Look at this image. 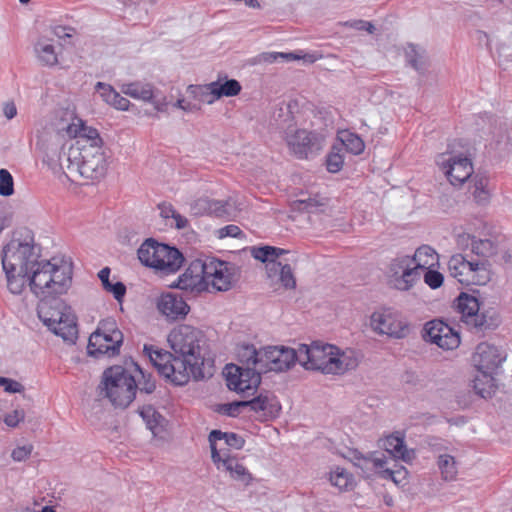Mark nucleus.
Instances as JSON below:
<instances>
[{
  "instance_id": "obj_59",
  "label": "nucleus",
  "mask_w": 512,
  "mask_h": 512,
  "mask_svg": "<svg viewBox=\"0 0 512 512\" xmlns=\"http://www.w3.org/2000/svg\"><path fill=\"white\" fill-rule=\"evenodd\" d=\"M330 482L340 489L346 488L349 483V474L344 469L337 468L336 471L331 472Z\"/></svg>"
},
{
  "instance_id": "obj_43",
  "label": "nucleus",
  "mask_w": 512,
  "mask_h": 512,
  "mask_svg": "<svg viewBox=\"0 0 512 512\" xmlns=\"http://www.w3.org/2000/svg\"><path fill=\"white\" fill-rule=\"evenodd\" d=\"M38 60L45 66H54L58 63L57 54L52 44L39 40L34 46Z\"/></svg>"
},
{
  "instance_id": "obj_24",
  "label": "nucleus",
  "mask_w": 512,
  "mask_h": 512,
  "mask_svg": "<svg viewBox=\"0 0 512 512\" xmlns=\"http://www.w3.org/2000/svg\"><path fill=\"white\" fill-rule=\"evenodd\" d=\"M103 145H87L71 146L67 155V160L72 166L78 167V164H85L87 161L94 160L96 156L104 155Z\"/></svg>"
},
{
  "instance_id": "obj_51",
  "label": "nucleus",
  "mask_w": 512,
  "mask_h": 512,
  "mask_svg": "<svg viewBox=\"0 0 512 512\" xmlns=\"http://www.w3.org/2000/svg\"><path fill=\"white\" fill-rule=\"evenodd\" d=\"M325 203L323 199H318V196L307 197L305 199H298L293 202V208L301 212H312L315 208L323 206Z\"/></svg>"
},
{
  "instance_id": "obj_34",
  "label": "nucleus",
  "mask_w": 512,
  "mask_h": 512,
  "mask_svg": "<svg viewBox=\"0 0 512 512\" xmlns=\"http://www.w3.org/2000/svg\"><path fill=\"white\" fill-rule=\"evenodd\" d=\"M125 365L129 369V367H133L136 372L139 373L140 378L136 379L137 383V393L140 395L144 394H152L156 390V382L153 379L150 373H147L137 362L133 360V358L129 357L125 360Z\"/></svg>"
},
{
  "instance_id": "obj_13",
  "label": "nucleus",
  "mask_w": 512,
  "mask_h": 512,
  "mask_svg": "<svg viewBox=\"0 0 512 512\" xmlns=\"http://www.w3.org/2000/svg\"><path fill=\"white\" fill-rule=\"evenodd\" d=\"M423 339L444 350L456 349L461 340L459 332L440 319L428 321L423 328Z\"/></svg>"
},
{
  "instance_id": "obj_16",
  "label": "nucleus",
  "mask_w": 512,
  "mask_h": 512,
  "mask_svg": "<svg viewBox=\"0 0 512 512\" xmlns=\"http://www.w3.org/2000/svg\"><path fill=\"white\" fill-rule=\"evenodd\" d=\"M207 266L208 258L191 261L185 272L170 287L197 293L207 290Z\"/></svg>"
},
{
  "instance_id": "obj_44",
  "label": "nucleus",
  "mask_w": 512,
  "mask_h": 512,
  "mask_svg": "<svg viewBox=\"0 0 512 512\" xmlns=\"http://www.w3.org/2000/svg\"><path fill=\"white\" fill-rule=\"evenodd\" d=\"M435 255L436 252L432 247L428 245H422L416 249L414 255L411 257V260L413 264L422 271L427 267L433 266V259Z\"/></svg>"
},
{
  "instance_id": "obj_1",
  "label": "nucleus",
  "mask_w": 512,
  "mask_h": 512,
  "mask_svg": "<svg viewBox=\"0 0 512 512\" xmlns=\"http://www.w3.org/2000/svg\"><path fill=\"white\" fill-rule=\"evenodd\" d=\"M34 233L27 227L17 229L11 241L2 250V266L7 287L13 294H21L28 282L29 265L35 260Z\"/></svg>"
},
{
  "instance_id": "obj_35",
  "label": "nucleus",
  "mask_w": 512,
  "mask_h": 512,
  "mask_svg": "<svg viewBox=\"0 0 512 512\" xmlns=\"http://www.w3.org/2000/svg\"><path fill=\"white\" fill-rule=\"evenodd\" d=\"M237 359L240 366H262L264 358V350L257 351L253 344H243L237 348Z\"/></svg>"
},
{
  "instance_id": "obj_22",
  "label": "nucleus",
  "mask_w": 512,
  "mask_h": 512,
  "mask_svg": "<svg viewBox=\"0 0 512 512\" xmlns=\"http://www.w3.org/2000/svg\"><path fill=\"white\" fill-rule=\"evenodd\" d=\"M62 130H65L69 138H77L76 146L82 144L103 145V140L98 130L86 126L82 121H80V125L68 124L66 127H63Z\"/></svg>"
},
{
  "instance_id": "obj_52",
  "label": "nucleus",
  "mask_w": 512,
  "mask_h": 512,
  "mask_svg": "<svg viewBox=\"0 0 512 512\" xmlns=\"http://www.w3.org/2000/svg\"><path fill=\"white\" fill-rule=\"evenodd\" d=\"M411 265H413V262L410 256L405 255L393 259L389 265V279L397 277L400 275L401 270L409 268Z\"/></svg>"
},
{
  "instance_id": "obj_27",
  "label": "nucleus",
  "mask_w": 512,
  "mask_h": 512,
  "mask_svg": "<svg viewBox=\"0 0 512 512\" xmlns=\"http://www.w3.org/2000/svg\"><path fill=\"white\" fill-rule=\"evenodd\" d=\"M123 93L143 101L152 102L158 111H162L164 104L156 100L153 86L149 83L142 84L140 82L129 83L124 86Z\"/></svg>"
},
{
  "instance_id": "obj_37",
  "label": "nucleus",
  "mask_w": 512,
  "mask_h": 512,
  "mask_svg": "<svg viewBox=\"0 0 512 512\" xmlns=\"http://www.w3.org/2000/svg\"><path fill=\"white\" fill-rule=\"evenodd\" d=\"M240 372L243 392L256 391L261 384V375L265 373L260 371V366H240Z\"/></svg>"
},
{
  "instance_id": "obj_14",
  "label": "nucleus",
  "mask_w": 512,
  "mask_h": 512,
  "mask_svg": "<svg viewBox=\"0 0 512 512\" xmlns=\"http://www.w3.org/2000/svg\"><path fill=\"white\" fill-rule=\"evenodd\" d=\"M40 254L35 251V260L29 265V286L32 293L40 298H49L52 296L51 293V271H53V265L50 260L39 261Z\"/></svg>"
},
{
  "instance_id": "obj_48",
  "label": "nucleus",
  "mask_w": 512,
  "mask_h": 512,
  "mask_svg": "<svg viewBox=\"0 0 512 512\" xmlns=\"http://www.w3.org/2000/svg\"><path fill=\"white\" fill-rule=\"evenodd\" d=\"M341 146L333 145L326 157V167L330 173L339 172L344 164V155Z\"/></svg>"
},
{
  "instance_id": "obj_57",
  "label": "nucleus",
  "mask_w": 512,
  "mask_h": 512,
  "mask_svg": "<svg viewBox=\"0 0 512 512\" xmlns=\"http://www.w3.org/2000/svg\"><path fill=\"white\" fill-rule=\"evenodd\" d=\"M244 407V400H236L218 405L216 411L229 417H237L240 414V409Z\"/></svg>"
},
{
  "instance_id": "obj_50",
  "label": "nucleus",
  "mask_w": 512,
  "mask_h": 512,
  "mask_svg": "<svg viewBox=\"0 0 512 512\" xmlns=\"http://www.w3.org/2000/svg\"><path fill=\"white\" fill-rule=\"evenodd\" d=\"M233 211V207L228 200H212L210 214L224 219H229Z\"/></svg>"
},
{
  "instance_id": "obj_18",
  "label": "nucleus",
  "mask_w": 512,
  "mask_h": 512,
  "mask_svg": "<svg viewBox=\"0 0 512 512\" xmlns=\"http://www.w3.org/2000/svg\"><path fill=\"white\" fill-rule=\"evenodd\" d=\"M441 167L453 186H461L473 174L472 160L463 155L451 156L448 160L443 161Z\"/></svg>"
},
{
  "instance_id": "obj_2",
  "label": "nucleus",
  "mask_w": 512,
  "mask_h": 512,
  "mask_svg": "<svg viewBox=\"0 0 512 512\" xmlns=\"http://www.w3.org/2000/svg\"><path fill=\"white\" fill-rule=\"evenodd\" d=\"M168 343L178 359L185 360L186 371L194 380L204 378L203 366L205 357L202 355V345L205 343L204 333L190 325H180L168 335Z\"/></svg>"
},
{
  "instance_id": "obj_12",
  "label": "nucleus",
  "mask_w": 512,
  "mask_h": 512,
  "mask_svg": "<svg viewBox=\"0 0 512 512\" xmlns=\"http://www.w3.org/2000/svg\"><path fill=\"white\" fill-rule=\"evenodd\" d=\"M240 278V268L231 262L208 257L207 287L225 292L233 288Z\"/></svg>"
},
{
  "instance_id": "obj_36",
  "label": "nucleus",
  "mask_w": 512,
  "mask_h": 512,
  "mask_svg": "<svg viewBox=\"0 0 512 512\" xmlns=\"http://www.w3.org/2000/svg\"><path fill=\"white\" fill-rule=\"evenodd\" d=\"M110 273L111 269L109 267H104L98 272V278L101 281L104 290L111 293L118 302H122L126 294V286L121 281L112 283L110 281Z\"/></svg>"
},
{
  "instance_id": "obj_55",
  "label": "nucleus",
  "mask_w": 512,
  "mask_h": 512,
  "mask_svg": "<svg viewBox=\"0 0 512 512\" xmlns=\"http://www.w3.org/2000/svg\"><path fill=\"white\" fill-rule=\"evenodd\" d=\"M406 384L415 387L416 389H424L428 386L429 380L423 373L415 371H406L403 377Z\"/></svg>"
},
{
  "instance_id": "obj_30",
  "label": "nucleus",
  "mask_w": 512,
  "mask_h": 512,
  "mask_svg": "<svg viewBox=\"0 0 512 512\" xmlns=\"http://www.w3.org/2000/svg\"><path fill=\"white\" fill-rule=\"evenodd\" d=\"M106 155L96 156L94 160L87 161L85 164H78L77 170L84 178L98 180L105 176L107 172Z\"/></svg>"
},
{
  "instance_id": "obj_46",
  "label": "nucleus",
  "mask_w": 512,
  "mask_h": 512,
  "mask_svg": "<svg viewBox=\"0 0 512 512\" xmlns=\"http://www.w3.org/2000/svg\"><path fill=\"white\" fill-rule=\"evenodd\" d=\"M438 468L443 479L452 480L457 475V466L455 458L449 454H439L437 460Z\"/></svg>"
},
{
  "instance_id": "obj_28",
  "label": "nucleus",
  "mask_w": 512,
  "mask_h": 512,
  "mask_svg": "<svg viewBox=\"0 0 512 512\" xmlns=\"http://www.w3.org/2000/svg\"><path fill=\"white\" fill-rule=\"evenodd\" d=\"M405 59L408 65L416 70L420 75H424L428 70L429 62L427 52L424 48L409 43L405 49Z\"/></svg>"
},
{
  "instance_id": "obj_39",
  "label": "nucleus",
  "mask_w": 512,
  "mask_h": 512,
  "mask_svg": "<svg viewBox=\"0 0 512 512\" xmlns=\"http://www.w3.org/2000/svg\"><path fill=\"white\" fill-rule=\"evenodd\" d=\"M300 58L301 55L294 52H262L252 59V64L292 62Z\"/></svg>"
},
{
  "instance_id": "obj_15",
  "label": "nucleus",
  "mask_w": 512,
  "mask_h": 512,
  "mask_svg": "<svg viewBox=\"0 0 512 512\" xmlns=\"http://www.w3.org/2000/svg\"><path fill=\"white\" fill-rule=\"evenodd\" d=\"M296 361L300 363V350L286 346H267L264 348L262 372H284L292 368Z\"/></svg>"
},
{
  "instance_id": "obj_61",
  "label": "nucleus",
  "mask_w": 512,
  "mask_h": 512,
  "mask_svg": "<svg viewBox=\"0 0 512 512\" xmlns=\"http://www.w3.org/2000/svg\"><path fill=\"white\" fill-rule=\"evenodd\" d=\"M32 450V445L18 446L15 449H13L11 457L14 461L21 462L26 460L30 456Z\"/></svg>"
},
{
  "instance_id": "obj_33",
  "label": "nucleus",
  "mask_w": 512,
  "mask_h": 512,
  "mask_svg": "<svg viewBox=\"0 0 512 512\" xmlns=\"http://www.w3.org/2000/svg\"><path fill=\"white\" fill-rule=\"evenodd\" d=\"M474 261H469L462 254H455L451 256L448 261V270L452 277L456 278L461 284L466 282L469 276Z\"/></svg>"
},
{
  "instance_id": "obj_45",
  "label": "nucleus",
  "mask_w": 512,
  "mask_h": 512,
  "mask_svg": "<svg viewBox=\"0 0 512 512\" xmlns=\"http://www.w3.org/2000/svg\"><path fill=\"white\" fill-rule=\"evenodd\" d=\"M224 375L227 382V387L231 391L237 393L243 392V386H241V372L240 366L230 363L225 366Z\"/></svg>"
},
{
  "instance_id": "obj_54",
  "label": "nucleus",
  "mask_w": 512,
  "mask_h": 512,
  "mask_svg": "<svg viewBox=\"0 0 512 512\" xmlns=\"http://www.w3.org/2000/svg\"><path fill=\"white\" fill-rule=\"evenodd\" d=\"M493 243L489 239H476L472 238L471 252L482 257H487L492 254Z\"/></svg>"
},
{
  "instance_id": "obj_25",
  "label": "nucleus",
  "mask_w": 512,
  "mask_h": 512,
  "mask_svg": "<svg viewBox=\"0 0 512 512\" xmlns=\"http://www.w3.org/2000/svg\"><path fill=\"white\" fill-rule=\"evenodd\" d=\"M211 95L214 96V100L217 101L223 97H234L237 96L242 86L236 79H230L227 75L218 76L216 81L210 83Z\"/></svg>"
},
{
  "instance_id": "obj_42",
  "label": "nucleus",
  "mask_w": 512,
  "mask_h": 512,
  "mask_svg": "<svg viewBox=\"0 0 512 512\" xmlns=\"http://www.w3.org/2000/svg\"><path fill=\"white\" fill-rule=\"evenodd\" d=\"M338 146H341L342 150L345 149L347 152L354 155L361 154L365 149L364 141L357 134L349 131L342 133Z\"/></svg>"
},
{
  "instance_id": "obj_40",
  "label": "nucleus",
  "mask_w": 512,
  "mask_h": 512,
  "mask_svg": "<svg viewBox=\"0 0 512 512\" xmlns=\"http://www.w3.org/2000/svg\"><path fill=\"white\" fill-rule=\"evenodd\" d=\"M224 440L225 444L233 449L240 450L245 445V439L234 432H223L218 429H214L209 433L208 441L217 442Z\"/></svg>"
},
{
  "instance_id": "obj_7",
  "label": "nucleus",
  "mask_w": 512,
  "mask_h": 512,
  "mask_svg": "<svg viewBox=\"0 0 512 512\" xmlns=\"http://www.w3.org/2000/svg\"><path fill=\"white\" fill-rule=\"evenodd\" d=\"M504 360L505 356L496 346L484 342L477 345L473 362L478 373H481L485 378L487 388L480 387L482 379L476 376L473 380V389L481 398L489 399L495 394L497 386L493 374Z\"/></svg>"
},
{
  "instance_id": "obj_60",
  "label": "nucleus",
  "mask_w": 512,
  "mask_h": 512,
  "mask_svg": "<svg viewBox=\"0 0 512 512\" xmlns=\"http://www.w3.org/2000/svg\"><path fill=\"white\" fill-rule=\"evenodd\" d=\"M231 477L234 480L240 481L245 485H248L250 481L252 480L251 474L248 472V470L238 462L235 463L234 468L231 472Z\"/></svg>"
},
{
  "instance_id": "obj_23",
  "label": "nucleus",
  "mask_w": 512,
  "mask_h": 512,
  "mask_svg": "<svg viewBox=\"0 0 512 512\" xmlns=\"http://www.w3.org/2000/svg\"><path fill=\"white\" fill-rule=\"evenodd\" d=\"M52 265L54 269L51 271V278H53V282H51L53 285L51 286L52 296L65 294L72 283L71 264L58 265L56 263H52Z\"/></svg>"
},
{
  "instance_id": "obj_41",
  "label": "nucleus",
  "mask_w": 512,
  "mask_h": 512,
  "mask_svg": "<svg viewBox=\"0 0 512 512\" xmlns=\"http://www.w3.org/2000/svg\"><path fill=\"white\" fill-rule=\"evenodd\" d=\"M169 251L171 253H169V255H165L163 257V264L166 266L168 264V262L169 263L173 262L174 265L172 268L159 267L158 273H160L161 275L174 274V273L178 272L184 264L185 257L183 255V253L178 248L170 245Z\"/></svg>"
},
{
  "instance_id": "obj_20",
  "label": "nucleus",
  "mask_w": 512,
  "mask_h": 512,
  "mask_svg": "<svg viewBox=\"0 0 512 512\" xmlns=\"http://www.w3.org/2000/svg\"><path fill=\"white\" fill-rule=\"evenodd\" d=\"M244 406L254 412H263L265 420H274L280 416L282 406L276 396L261 392L250 400H244Z\"/></svg>"
},
{
  "instance_id": "obj_53",
  "label": "nucleus",
  "mask_w": 512,
  "mask_h": 512,
  "mask_svg": "<svg viewBox=\"0 0 512 512\" xmlns=\"http://www.w3.org/2000/svg\"><path fill=\"white\" fill-rule=\"evenodd\" d=\"M14 194V180L11 173L4 168L0 169V195L9 197Z\"/></svg>"
},
{
  "instance_id": "obj_8",
  "label": "nucleus",
  "mask_w": 512,
  "mask_h": 512,
  "mask_svg": "<svg viewBox=\"0 0 512 512\" xmlns=\"http://www.w3.org/2000/svg\"><path fill=\"white\" fill-rule=\"evenodd\" d=\"M284 115L286 117L283 122L288 124L283 126L279 123L278 125L281 129L285 130V139L292 153L299 159H307L318 154L323 147V136L315 131H308L306 129L291 130L293 126L291 111L274 112L273 117L278 122Z\"/></svg>"
},
{
  "instance_id": "obj_56",
  "label": "nucleus",
  "mask_w": 512,
  "mask_h": 512,
  "mask_svg": "<svg viewBox=\"0 0 512 512\" xmlns=\"http://www.w3.org/2000/svg\"><path fill=\"white\" fill-rule=\"evenodd\" d=\"M424 282L431 289H438L442 286L444 282V276L441 272L431 269V267H427L424 269Z\"/></svg>"
},
{
  "instance_id": "obj_62",
  "label": "nucleus",
  "mask_w": 512,
  "mask_h": 512,
  "mask_svg": "<svg viewBox=\"0 0 512 512\" xmlns=\"http://www.w3.org/2000/svg\"><path fill=\"white\" fill-rule=\"evenodd\" d=\"M25 413L23 410H14L12 413L5 415L4 423L12 428L18 426V424L24 420Z\"/></svg>"
},
{
  "instance_id": "obj_31",
  "label": "nucleus",
  "mask_w": 512,
  "mask_h": 512,
  "mask_svg": "<svg viewBox=\"0 0 512 512\" xmlns=\"http://www.w3.org/2000/svg\"><path fill=\"white\" fill-rule=\"evenodd\" d=\"M421 277V270L417 266H410L401 270L400 275L395 278L389 279V285L399 291L410 290Z\"/></svg>"
},
{
  "instance_id": "obj_9",
  "label": "nucleus",
  "mask_w": 512,
  "mask_h": 512,
  "mask_svg": "<svg viewBox=\"0 0 512 512\" xmlns=\"http://www.w3.org/2000/svg\"><path fill=\"white\" fill-rule=\"evenodd\" d=\"M143 352L159 375L166 381L175 386H184L189 382L190 374L185 368V363L188 362L178 359L175 352L159 349L149 344L144 345Z\"/></svg>"
},
{
  "instance_id": "obj_58",
  "label": "nucleus",
  "mask_w": 512,
  "mask_h": 512,
  "mask_svg": "<svg viewBox=\"0 0 512 512\" xmlns=\"http://www.w3.org/2000/svg\"><path fill=\"white\" fill-rule=\"evenodd\" d=\"M210 209L211 199H209L208 197L198 198L190 205V211L195 216L210 214Z\"/></svg>"
},
{
  "instance_id": "obj_21",
  "label": "nucleus",
  "mask_w": 512,
  "mask_h": 512,
  "mask_svg": "<svg viewBox=\"0 0 512 512\" xmlns=\"http://www.w3.org/2000/svg\"><path fill=\"white\" fill-rule=\"evenodd\" d=\"M372 321L375 323V330L396 339L405 338L410 331L407 323L396 321L390 315L379 314L377 317L373 315Z\"/></svg>"
},
{
  "instance_id": "obj_32",
  "label": "nucleus",
  "mask_w": 512,
  "mask_h": 512,
  "mask_svg": "<svg viewBox=\"0 0 512 512\" xmlns=\"http://www.w3.org/2000/svg\"><path fill=\"white\" fill-rule=\"evenodd\" d=\"M382 447L394 458L402 459L404 461L410 458L404 435L399 432L387 436L382 441Z\"/></svg>"
},
{
  "instance_id": "obj_26",
  "label": "nucleus",
  "mask_w": 512,
  "mask_h": 512,
  "mask_svg": "<svg viewBox=\"0 0 512 512\" xmlns=\"http://www.w3.org/2000/svg\"><path fill=\"white\" fill-rule=\"evenodd\" d=\"M289 253L286 249L270 245L254 246L251 248L252 257L266 264L267 274L271 264H279L283 260L281 257Z\"/></svg>"
},
{
  "instance_id": "obj_47",
  "label": "nucleus",
  "mask_w": 512,
  "mask_h": 512,
  "mask_svg": "<svg viewBox=\"0 0 512 512\" xmlns=\"http://www.w3.org/2000/svg\"><path fill=\"white\" fill-rule=\"evenodd\" d=\"M187 94L198 102L209 105L215 102L214 96L211 95L210 83L204 85H189L187 87Z\"/></svg>"
},
{
  "instance_id": "obj_6",
  "label": "nucleus",
  "mask_w": 512,
  "mask_h": 512,
  "mask_svg": "<svg viewBox=\"0 0 512 512\" xmlns=\"http://www.w3.org/2000/svg\"><path fill=\"white\" fill-rule=\"evenodd\" d=\"M473 290V294L461 292L454 301L455 308L461 314L462 320L470 326L474 333H485L499 327L501 318L494 308L481 310V303Z\"/></svg>"
},
{
  "instance_id": "obj_63",
  "label": "nucleus",
  "mask_w": 512,
  "mask_h": 512,
  "mask_svg": "<svg viewBox=\"0 0 512 512\" xmlns=\"http://www.w3.org/2000/svg\"><path fill=\"white\" fill-rule=\"evenodd\" d=\"M242 235V230L234 224L227 225L218 231L219 238L233 237L238 238Z\"/></svg>"
},
{
  "instance_id": "obj_10",
  "label": "nucleus",
  "mask_w": 512,
  "mask_h": 512,
  "mask_svg": "<svg viewBox=\"0 0 512 512\" xmlns=\"http://www.w3.org/2000/svg\"><path fill=\"white\" fill-rule=\"evenodd\" d=\"M123 340V333L117 327L116 321L113 318L103 319L89 337L87 353L95 358L103 355L116 356L120 353Z\"/></svg>"
},
{
  "instance_id": "obj_19",
  "label": "nucleus",
  "mask_w": 512,
  "mask_h": 512,
  "mask_svg": "<svg viewBox=\"0 0 512 512\" xmlns=\"http://www.w3.org/2000/svg\"><path fill=\"white\" fill-rule=\"evenodd\" d=\"M157 309L170 320L183 319L190 311L182 295L174 292L162 293L157 300Z\"/></svg>"
},
{
  "instance_id": "obj_11",
  "label": "nucleus",
  "mask_w": 512,
  "mask_h": 512,
  "mask_svg": "<svg viewBox=\"0 0 512 512\" xmlns=\"http://www.w3.org/2000/svg\"><path fill=\"white\" fill-rule=\"evenodd\" d=\"M62 132L65 130H49L43 129L37 131L35 149L40 153L42 161L50 169L56 170L61 166V157L64 149V136Z\"/></svg>"
},
{
  "instance_id": "obj_17",
  "label": "nucleus",
  "mask_w": 512,
  "mask_h": 512,
  "mask_svg": "<svg viewBox=\"0 0 512 512\" xmlns=\"http://www.w3.org/2000/svg\"><path fill=\"white\" fill-rule=\"evenodd\" d=\"M169 250V244L160 243L154 238H148L141 244L137 251L138 259L144 266L152 268L158 272L159 267H165L163 264V257L171 253ZM173 265V262H168L166 267L172 268Z\"/></svg>"
},
{
  "instance_id": "obj_3",
  "label": "nucleus",
  "mask_w": 512,
  "mask_h": 512,
  "mask_svg": "<svg viewBox=\"0 0 512 512\" xmlns=\"http://www.w3.org/2000/svg\"><path fill=\"white\" fill-rule=\"evenodd\" d=\"M300 364L306 370L320 371L323 374H343L356 366L338 347L320 341L310 345L300 344Z\"/></svg>"
},
{
  "instance_id": "obj_49",
  "label": "nucleus",
  "mask_w": 512,
  "mask_h": 512,
  "mask_svg": "<svg viewBox=\"0 0 512 512\" xmlns=\"http://www.w3.org/2000/svg\"><path fill=\"white\" fill-rule=\"evenodd\" d=\"M138 412L150 430H153L159 425V419L162 416L152 405H144L139 408Z\"/></svg>"
},
{
  "instance_id": "obj_38",
  "label": "nucleus",
  "mask_w": 512,
  "mask_h": 512,
  "mask_svg": "<svg viewBox=\"0 0 512 512\" xmlns=\"http://www.w3.org/2000/svg\"><path fill=\"white\" fill-rule=\"evenodd\" d=\"M490 264L487 260L474 261L471 272L466 278V284L472 283L474 285H485L491 280Z\"/></svg>"
},
{
  "instance_id": "obj_5",
  "label": "nucleus",
  "mask_w": 512,
  "mask_h": 512,
  "mask_svg": "<svg viewBox=\"0 0 512 512\" xmlns=\"http://www.w3.org/2000/svg\"><path fill=\"white\" fill-rule=\"evenodd\" d=\"M137 388L136 378L126 366L120 365L106 368L98 386L99 395L121 409H126L136 399Z\"/></svg>"
},
{
  "instance_id": "obj_29",
  "label": "nucleus",
  "mask_w": 512,
  "mask_h": 512,
  "mask_svg": "<svg viewBox=\"0 0 512 512\" xmlns=\"http://www.w3.org/2000/svg\"><path fill=\"white\" fill-rule=\"evenodd\" d=\"M289 262V259H283L279 264H271L267 275L269 278L278 277L279 282L285 289H294L296 279Z\"/></svg>"
},
{
  "instance_id": "obj_64",
  "label": "nucleus",
  "mask_w": 512,
  "mask_h": 512,
  "mask_svg": "<svg viewBox=\"0 0 512 512\" xmlns=\"http://www.w3.org/2000/svg\"><path fill=\"white\" fill-rule=\"evenodd\" d=\"M473 196L475 201L480 205L487 204L490 199V193L487 189H474Z\"/></svg>"
},
{
  "instance_id": "obj_4",
  "label": "nucleus",
  "mask_w": 512,
  "mask_h": 512,
  "mask_svg": "<svg viewBox=\"0 0 512 512\" xmlns=\"http://www.w3.org/2000/svg\"><path fill=\"white\" fill-rule=\"evenodd\" d=\"M39 319L55 335L60 336L65 342L75 344L78 338L76 316L71 307L57 296L42 298L37 308Z\"/></svg>"
}]
</instances>
